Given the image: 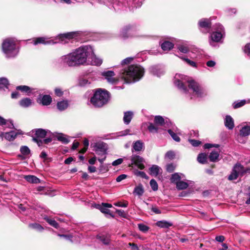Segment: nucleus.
I'll use <instances>...</instances> for the list:
<instances>
[{"label":"nucleus","mask_w":250,"mask_h":250,"mask_svg":"<svg viewBox=\"0 0 250 250\" xmlns=\"http://www.w3.org/2000/svg\"><path fill=\"white\" fill-rule=\"evenodd\" d=\"M93 53L90 45L81 46L67 55H63L58 60V63L63 66L78 67L88 64V57Z\"/></svg>","instance_id":"obj_1"},{"label":"nucleus","mask_w":250,"mask_h":250,"mask_svg":"<svg viewBox=\"0 0 250 250\" xmlns=\"http://www.w3.org/2000/svg\"><path fill=\"white\" fill-rule=\"evenodd\" d=\"M133 59L132 57H128L124 59L118 67L119 69L118 72L119 77L126 83H133L139 81L144 74V69L140 65H125L131 62Z\"/></svg>","instance_id":"obj_2"},{"label":"nucleus","mask_w":250,"mask_h":250,"mask_svg":"<svg viewBox=\"0 0 250 250\" xmlns=\"http://www.w3.org/2000/svg\"><path fill=\"white\" fill-rule=\"evenodd\" d=\"M173 83L175 85L185 94L188 93L187 86H188L198 98H202L207 95V91L205 88L197 82L193 80L190 81L187 76L176 74L174 78Z\"/></svg>","instance_id":"obj_3"},{"label":"nucleus","mask_w":250,"mask_h":250,"mask_svg":"<svg viewBox=\"0 0 250 250\" xmlns=\"http://www.w3.org/2000/svg\"><path fill=\"white\" fill-rule=\"evenodd\" d=\"M119 37L124 40L132 38H146L147 35L141 34L138 30L136 24H127L120 30Z\"/></svg>","instance_id":"obj_4"},{"label":"nucleus","mask_w":250,"mask_h":250,"mask_svg":"<svg viewBox=\"0 0 250 250\" xmlns=\"http://www.w3.org/2000/svg\"><path fill=\"white\" fill-rule=\"evenodd\" d=\"M110 98L109 92L105 89L98 88L95 89L90 102L95 107H101L106 104Z\"/></svg>","instance_id":"obj_5"},{"label":"nucleus","mask_w":250,"mask_h":250,"mask_svg":"<svg viewBox=\"0 0 250 250\" xmlns=\"http://www.w3.org/2000/svg\"><path fill=\"white\" fill-rule=\"evenodd\" d=\"M1 46L2 50L7 58H15L19 52V48L13 38H8L4 40Z\"/></svg>","instance_id":"obj_6"},{"label":"nucleus","mask_w":250,"mask_h":250,"mask_svg":"<svg viewBox=\"0 0 250 250\" xmlns=\"http://www.w3.org/2000/svg\"><path fill=\"white\" fill-rule=\"evenodd\" d=\"M212 33L210 35L211 41L209 43L213 46V42H221L225 35V29L224 27L220 23H215L211 27Z\"/></svg>","instance_id":"obj_7"},{"label":"nucleus","mask_w":250,"mask_h":250,"mask_svg":"<svg viewBox=\"0 0 250 250\" xmlns=\"http://www.w3.org/2000/svg\"><path fill=\"white\" fill-rule=\"evenodd\" d=\"M48 130L37 128L32 130L33 141L36 143L39 146H42L41 140L47 135Z\"/></svg>","instance_id":"obj_8"},{"label":"nucleus","mask_w":250,"mask_h":250,"mask_svg":"<svg viewBox=\"0 0 250 250\" xmlns=\"http://www.w3.org/2000/svg\"><path fill=\"white\" fill-rule=\"evenodd\" d=\"M93 150L99 156L102 157L106 155L108 149L107 145L103 142H98L91 145Z\"/></svg>","instance_id":"obj_9"},{"label":"nucleus","mask_w":250,"mask_h":250,"mask_svg":"<svg viewBox=\"0 0 250 250\" xmlns=\"http://www.w3.org/2000/svg\"><path fill=\"white\" fill-rule=\"evenodd\" d=\"M247 171L241 164L237 163L233 167L232 171L228 177V179L230 181L236 180L239 174L243 175Z\"/></svg>","instance_id":"obj_10"},{"label":"nucleus","mask_w":250,"mask_h":250,"mask_svg":"<svg viewBox=\"0 0 250 250\" xmlns=\"http://www.w3.org/2000/svg\"><path fill=\"white\" fill-rule=\"evenodd\" d=\"M131 165H134L141 170L144 169L145 167L144 165L145 159L139 155H132L131 157Z\"/></svg>","instance_id":"obj_11"},{"label":"nucleus","mask_w":250,"mask_h":250,"mask_svg":"<svg viewBox=\"0 0 250 250\" xmlns=\"http://www.w3.org/2000/svg\"><path fill=\"white\" fill-rule=\"evenodd\" d=\"M198 25L200 30L207 33L210 31L211 29V21L207 19H202L198 22Z\"/></svg>","instance_id":"obj_12"},{"label":"nucleus","mask_w":250,"mask_h":250,"mask_svg":"<svg viewBox=\"0 0 250 250\" xmlns=\"http://www.w3.org/2000/svg\"><path fill=\"white\" fill-rule=\"evenodd\" d=\"M149 71L152 74L157 77H160L165 73L164 67L160 65H156L150 67Z\"/></svg>","instance_id":"obj_13"},{"label":"nucleus","mask_w":250,"mask_h":250,"mask_svg":"<svg viewBox=\"0 0 250 250\" xmlns=\"http://www.w3.org/2000/svg\"><path fill=\"white\" fill-rule=\"evenodd\" d=\"M78 34V33L77 32H68L60 35L59 36V39L62 42L64 41V43H66L68 42L67 40L75 38Z\"/></svg>","instance_id":"obj_14"},{"label":"nucleus","mask_w":250,"mask_h":250,"mask_svg":"<svg viewBox=\"0 0 250 250\" xmlns=\"http://www.w3.org/2000/svg\"><path fill=\"white\" fill-rule=\"evenodd\" d=\"M103 76L105 77L107 82L112 84H115L118 82V80L114 78L115 73L113 71L109 70L103 73Z\"/></svg>","instance_id":"obj_15"},{"label":"nucleus","mask_w":250,"mask_h":250,"mask_svg":"<svg viewBox=\"0 0 250 250\" xmlns=\"http://www.w3.org/2000/svg\"><path fill=\"white\" fill-rule=\"evenodd\" d=\"M56 43V42H55L52 40H47V39L44 37L36 38H34L33 40V43L35 45L38 44H50Z\"/></svg>","instance_id":"obj_16"},{"label":"nucleus","mask_w":250,"mask_h":250,"mask_svg":"<svg viewBox=\"0 0 250 250\" xmlns=\"http://www.w3.org/2000/svg\"><path fill=\"white\" fill-rule=\"evenodd\" d=\"M52 98L49 95H41L39 96L38 102L43 105H48L52 102Z\"/></svg>","instance_id":"obj_17"},{"label":"nucleus","mask_w":250,"mask_h":250,"mask_svg":"<svg viewBox=\"0 0 250 250\" xmlns=\"http://www.w3.org/2000/svg\"><path fill=\"white\" fill-rule=\"evenodd\" d=\"M87 59L90 60V64L93 65L100 66L103 62L102 59L97 57L94 54L93 50L92 54L89 55Z\"/></svg>","instance_id":"obj_18"},{"label":"nucleus","mask_w":250,"mask_h":250,"mask_svg":"<svg viewBox=\"0 0 250 250\" xmlns=\"http://www.w3.org/2000/svg\"><path fill=\"white\" fill-rule=\"evenodd\" d=\"M104 2L111 10L116 11L119 9L118 7L119 2L116 0H104Z\"/></svg>","instance_id":"obj_19"},{"label":"nucleus","mask_w":250,"mask_h":250,"mask_svg":"<svg viewBox=\"0 0 250 250\" xmlns=\"http://www.w3.org/2000/svg\"><path fill=\"white\" fill-rule=\"evenodd\" d=\"M112 205L108 203H102L100 208V210L103 213L109 215L111 217L114 218V215L111 212V211L108 209V208H111Z\"/></svg>","instance_id":"obj_20"},{"label":"nucleus","mask_w":250,"mask_h":250,"mask_svg":"<svg viewBox=\"0 0 250 250\" xmlns=\"http://www.w3.org/2000/svg\"><path fill=\"white\" fill-rule=\"evenodd\" d=\"M225 126L229 130H232L234 127L233 118L230 115H227L224 120Z\"/></svg>","instance_id":"obj_21"},{"label":"nucleus","mask_w":250,"mask_h":250,"mask_svg":"<svg viewBox=\"0 0 250 250\" xmlns=\"http://www.w3.org/2000/svg\"><path fill=\"white\" fill-rule=\"evenodd\" d=\"M97 239L105 245H108L110 242V236L109 234H101L97 236Z\"/></svg>","instance_id":"obj_22"},{"label":"nucleus","mask_w":250,"mask_h":250,"mask_svg":"<svg viewBox=\"0 0 250 250\" xmlns=\"http://www.w3.org/2000/svg\"><path fill=\"white\" fill-rule=\"evenodd\" d=\"M42 218L46 221L51 226L58 229L59 228V224L54 219L49 217L46 214H42Z\"/></svg>","instance_id":"obj_23"},{"label":"nucleus","mask_w":250,"mask_h":250,"mask_svg":"<svg viewBox=\"0 0 250 250\" xmlns=\"http://www.w3.org/2000/svg\"><path fill=\"white\" fill-rule=\"evenodd\" d=\"M144 147V144L141 140H138L134 142L132 145V152L140 151Z\"/></svg>","instance_id":"obj_24"},{"label":"nucleus","mask_w":250,"mask_h":250,"mask_svg":"<svg viewBox=\"0 0 250 250\" xmlns=\"http://www.w3.org/2000/svg\"><path fill=\"white\" fill-rule=\"evenodd\" d=\"M20 151L21 154H19L18 157L22 160L25 159V156H27L30 154V150L29 147L26 146H23L21 147Z\"/></svg>","instance_id":"obj_25"},{"label":"nucleus","mask_w":250,"mask_h":250,"mask_svg":"<svg viewBox=\"0 0 250 250\" xmlns=\"http://www.w3.org/2000/svg\"><path fill=\"white\" fill-rule=\"evenodd\" d=\"M0 125H5L6 127L9 128H13L14 127V124L12 120H6L2 117L0 116Z\"/></svg>","instance_id":"obj_26"},{"label":"nucleus","mask_w":250,"mask_h":250,"mask_svg":"<svg viewBox=\"0 0 250 250\" xmlns=\"http://www.w3.org/2000/svg\"><path fill=\"white\" fill-rule=\"evenodd\" d=\"M133 117V113L131 111L124 112L123 121L125 125H128Z\"/></svg>","instance_id":"obj_27"},{"label":"nucleus","mask_w":250,"mask_h":250,"mask_svg":"<svg viewBox=\"0 0 250 250\" xmlns=\"http://www.w3.org/2000/svg\"><path fill=\"white\" fill-rule=\"evenodd\" d=\"M32 104V100L29 98H22L19 101L20 105L24 108L30 106Z\"/></svg>","instance_id":"obj_28"},{"label":"nucleus","mask_w":250,"mask_h":250,"mask_svg":"<svg viewBox=\"0 0 250 250\" xmlns=\"http://www.w3.org/2000/svg\"><path fill=\"white\" fill-rule=\"evenodd\" d=\"M21 134V132H16L14 130L5 132V139L9 141H13L17 136L18 134Z\"/></svg>","instance_id":"obj_29"},{"label":"nucleus","mask_w":250,"mask_h":250,"mask_svg":"<svg viewBox=\"0 0 250 250\" xmlns=\"http://www.w3.org/2000/svg\"><path fill=\"white\" fill-rule=\"evenodd\" d=\"M68 102L66 100L59 101L57 104V109L60 111L65 110L68 107Z\"/></svg>","instance_id":"obj_30"},{"label":"nucleus","mask_w":250,"mask_h":250,"mask_svg":"<svg viewBox=\"0 0 250 250\" xmlns=\"http://www.w3.org/2000/svg\"><path fill=\"white\" fill-rule=\"evenodd\" d=\"M156 225L157 226L161 228L168 229L172 226L173 224L170 222H168L166 220H162L157 222Z\"/></svg>","instance_id":"obj_31"},{"label":"nucleus","mask_w":250,"mask_h":250,"mask_svg":"<svg viewBox=\"0 0 250 250\" xmlns=\"http://www.w3.org/2000/svg\"><path fill=\"white\" fill-rule=\"evenodd\" d=\"M240 135L246 137L250 135V123L249 125H244L240 130Z\"/></svg>","instance_id":"obj_32"},{"label":"nucleus","mask_w":250,"mask_h":250,"mask_svg":"<svg viewBox=\"0 0 250 250\" xmlns=\"http://www.w3.org/2000/svg\"><path fill=\"white\" fill-rule=\"evenodd\" d=\"M24 179L28 182L32 184H38L41 182L40 179L34 175H26L24 176Z\"/></svg>","instance_id":"obj_33"},{"label":"nucleus","mask_w":250,"mask_h":250,"mask_svg":"<svg viewBox=\"0 0 250 250\" xmlns=\"http://www.w3.org/2000/svg\"><path fill=\"white\" fill-rule=\"evenodd\" d=\"M16 89L26 93L27 95H30L33 89L27 85H19L16 87Z\"/></svg>","instance_id":"obj_34"},{"label":"nucleus","mask_w":250,"mask_h":250,"mask_svg":"<svg viewBox=\"0 0 250 250\" xmlns=\"http://www.w3.org/2000/svg\"><path fill=\"white\" fill-rule=\"evenodd\" d=\"M174 44L169 41H166L161 44V48L164 51H169L173 48Z\"/></svg>","instance_id":"obj_35"},{"label":"nucleus","mask_w":250,"mask_h":250,"mask_svg":"<svg viewBox=\"0 0 250 250\" xmlns=\"http://www.w3.org/2000/svg\"><path fill=\"white\" fill-rule=\"evenodd\" d=\"M144 191L145 190L143 185L140 184L135 187L133 193L134 194L141 196L144 194Z\"/></svg>","instance_id":"obj_36"},{"label":"nucleus","mask_w":250,"mask_h":250,"mask_svg":"<svg viewBox=\"0 0 250 250\" xmlns=\"http://www.w3.org/2000/svg\"><path fill=\"white\" fill-rule=\"evenodd\" d=\"M178 49L181 52L184 54L188 53L190 50L189 44L187 42L178 45Z\"/></svg>","instance_id":"obj_37"},{"label":"nucleus","mask_w":250,"mask_h":250,"mask_svg":"<svg viewBox=\"0 0 250 250\" xmlns=\"http://www.w3.org/2000/svg\"><path fill=\"white\" fill-rule=\"evenodd\" d=\"M90 82L83 76H80L78 78V85L81 87H85L89 85Z\"/></svg>","instance_id":"obj_38"},{"label":"nucleus","mask_w":250,"mask_h":250,"mask_svg":"<svg viewBox=\"0 0 250 250\" xmlns=\"http://www.w3.org/2000/svg\"><path fill=\"white\" fill-rule=\"evenodd\" d=\"M149 170L150 175L156 176L159 173L160 167L157 165H153L149 168Z\"/></svg>","instance_id":"obj_39"},{"label":"nucleus","mask_w":250,"mask_h":250,"mask_svg":"<svg viewBox=\"0 0 250 250\" xmlns=\"http://www.w3.org/2000/svg\"><path fill=\"white\" fill-rule=\"evenodd\" d=\"M197 160L199 163L205 164L207 163V155L205 153H199Z\"/></svg>","instance_id":"obj_40"},{"label":"nucleus","mask_w":250,"mask_h":250,"mask_svg":"<svg viewBox=\"0 0 250 250\" xmlns=\"http://www.w3.org/2000/svg\"><path fill=\"white\" fill-rule=\"evenodd\" d=\"M9 83L6 78H0V90H5L8 88Z\"/></svg>","instance_id":"obj_41"},{"label":"nucleus","mask_w":250,"mask_h":250,"mask_svg":"<svg viewBox=\"0 0 250 250\" xmlns=\"http://www.w3.org/2000/svg\"><path fill=\"white\" fill-rule=\"evenodd\" d=\"M181 175H182V174L179 173H175L172 174L170 178L171 182L177 184V183L179 182L181 179Z\"/></svg>","instance_id":"obj_42"},{"label":"nucleus","mask_w":250,"mask_h":250,"mask_svg":"<svg viewBox=\"0 0 250 250\" xmlns=\"http://www.w3.org/2000/svg\"><path fill=\"white\" fill-rule=\"evenodd\" d=\"M165 118L160 115H156L154 117V122L156 125L163 126L165 124Z\"/></svg>","instance_id":"obj_43"},{"label":"nucleus","mask_w":250,"mask_h":250,"mask_svg":"<svg viewBox=\"0 0 250 250\" xmlns=\"http://www.w3.org/2000/svg\"><path fill=\"white\" fill-rule=\"evenodd\" d=\"M29 227L39 232H42L44 230V228L42 225L37 223L29 224Z\"/></svg>","instance_id":"obj_44"},{"label":"nucleus","mask_w":250,"mask_h":250,"mask_svg":"<svg viewBox=\"0 0 250 250\" xmlns=\"http://www.w3.org/2000/svg\"><path fill=\"white\" fill-rule=\"evenodd\" d=\"M219 156L218 152L216 151H212L210 152L209 155V159L210 162H216Z\"/></svg>","instance_id":"obj_45"},{"label":"nucleus","mask_w":250,"mask_h":250,"mask_svg":"<svg viewBox=\"0 0 250 250\" xmlns=\"http://www.w3.org/2000/svg\"><path fill=\"white\" fill-rule=\"evenodd\" d=\"M58 141L61 142L63 144H67L69 142V140L63 134L60 133L56 136Z\"/></svg>","instance_id":"obj_46"},{"label":"nucleus","mask_w":250,"mask_h":250,"mask_svg":"<svg viewBox=\"0 0 250 250\" xmlns=\"http://www.w3.org/2000/svg\"><path fill=\"white\" fill-rule=\"evenodd\" d=\"M176 185V188L179 190H182V189H186L188 186V185L187 182L183 181H180Z\"/></svg>","instance_id":"obj_47"},{"label":"nucleus","mask_w":250,"mask_h":250,"mask_svg":"<svg viewBox=\"0 0 250 250\" xmlns=\"http://www.w3.org/2000/svg\"><path fill=\"white\" fill-rule=\"evenodd\" d=\"M138 227L139 230L143 233H146L150 229L148 226L143 223L138 224Z\"/></svg>","instance_id":"obj_48"},{"label":"nucleus","mask_w":250,"mask_h":250,"mask_svg":"<svg viewBox=\"0 0 250 250\" xmlns=\"http://www.w3.org/2000/svg\"><path fill=\"white\" fill-rule=\"evenodd\" d=\"M167 132L174 141L177 142L180 141V137L171 129H168Z\"/></svg>","instance_id":"obj_49"},{"label":"nucleus","mask_w":250,"mask_h":250,"mask_svg":"<svg viewBox=\"0 0 250 250\" xmlns=\"http://www.w3.org/2000/svg\"><path fill=\"white\" fill-rule=\"evenodd\" d=\"M246 104V100H242L239 102H235L233 103L232 106L234 109H236L239 108L243 105H244Z\"/></svg>","instance_id":"obj_50"},{"label":"nucleus","mask_w":250,"mask_h":250,"mask_svg":"<svg viewBox=\"0 0 250 250\" xmlns=\"http://www.w3.org/2000/svg\"><path fill=\"white\" fill-rule=\"evenodd\" d=\"M134 174L137 176H139L146 179H148V176L144 171L136 170L134 171Z\"/></svg>","instance_id":"obj_51"},{"label":"nucleus","mask_w":250,"mask_h":250,"mask_svg":"<svg viewBox=\"0 0 250 250\" xmlns=\"http://www.w3.org/2000/svg\"><path fill=\"white\" fill-rule=\"evenodd\" d=\"M147 128L151 133H157L158 131V128L151 123L149 124Z\"/></svg>","instance_id":"obj_52"},{"label":"nucleus","mask_w":250,"mask_h":250,"mask_svg":"<svg viewBox=\"0 0 250 250\" xmlns=\"http://www.w3.org/2000/svg\"><path fill=\"white\" fill-rule=\"evenodd\" d=\"M45 188L43 186H39L34 189V192L36 194L40 193L41 194H47L46 192H44Z\"/></svg>","instance_id":"obj_53"},{"label":"nucleus","mask_w":250,"mask_h":250,"mask_svg":"<svg viewBox=\"0 0 250 250\" xmlns=\"http://www.w3.org/2000/svg\"><path fill=\"white\" fill-rule=\"evenodd\" d=\"M176 167V166L173 163L168 164L166 166V170L168 172H172L175 169Z\"/></svg>","instance_id":"obj_54"},{"label":"nucleus","mask_w":250,"mask_h":250,"mask_svg":"<svg viewBox=\"0 0 250 250\" xmlns=\"http://www.w3.org/2000/svg\"><path fill=\"white\" fill-rule=\"evenodd\" d=\"M166 128H171L174 129L172 122L167 118H165V124L163 125Z\"/></svg>","instance_id":"obj_55"},{"label":"nucleus","mask_w":250,"mask_h":250,"mask_svg":"<svg viewBox=\"0 0 250 250\" xmlns=\"http://www.w3.org/2000/svg\"><path fill=\"white\" fill-rule=\"evenodd\" d=\"M149 183L150 186L153 191H156L158 190V184L154 179H151Z\"/></svg>","instance_id":"obj_56"},{"label":"nucleus","mask_w":250,"mask_h":250,"mask_svg":"<svg viewBox=\"0 0 250 250\" xmlns=\"http://www.w3.org/2000/svg\"><path fill=\"white\" fill-rule=\"evenodd\" d=\"M183 60H184L188 64H189L190 66L193 67H197V65L195 62L194 61H191L188 58H182Z\"/></svg>","instance_id":"obj_57"},{"label":"nucleus","mask_w":250,"mask_h":250,"mask_svg":"<svg viewBox=\"0 0 250 250\" xmlns=\"http://www.w3.org/2000/svg\"><path fill=\"white\" fill-rule=\"evenodd\" d=\"M175 157V153L172 150L168 151L165 154V157L172 160Z\"/></svg>","instance_id":"obj_58"},{"label":"nucleus","mask_w":250,"mask_h":250,"mask_svg":"<svg viewBox=\"0 0 250 250\" xmlns=\"http://www.w3.org/2000/svg\"><path fill=\"white\" fill-rule=\"evenodd\" d=\"M188 141L191 144V145L194 147L199 146L201 143L200 141L194 139H188Z\"/></svg>","instance_id":"obj_59"},{"label":"nucleus","mask_w":250,"mask_h":250,"mask_svg":"<svg viewBox=\"0 0 250 250\" xmlns=\"http://www.w3.org/2000/svg\"><path fill=\"white\" fill-rule=\"evenodd\" d=\"M244 51L247 56L250 58V43L246 44L244 47Z\"/></svg>","instance_id":"obj_60"},{"label":"nucleus","mask_w":250,"mask_h":250,"mask_svg":"<svg viewBox=\"0 0 250 250\" xmlns=\"http://www.w3.org/2000/svg\"><path fill=\"white\" fill-rule=\"evenodd\" d=\"M116 212L121 217L124 218H125L126 217L127 214L123 210L116 209Z\"/></svg>","instance_id":"obj_61"},{"label":"nucleus","mask_w":250,"mask_h":250,"mask_svg":"<svg viewBox=\"0 0 250 250\" xmlns=\"http://www.w3.org/2000/svg\"><path fill=\"white\" fill-rule=\"evenodd\" d=\"M54 91L55 95L58 97H61L63 94L62 89L60 88H56Z\"/></svg>","instance_id":"obj_62"},{"label":"nucleus","mask_w":250,"mask_h":250,"mask_svg":"<svg viewBox=\"0 0 250 250\" xmlns=\"http://www.w3.org/2000/svg\"><path fill=\"white\" fill-rule=\"evenodd\" d=\"M130 132V130L129 129H126L125 130L120 131L118 133L119 136H125L127 135H130L129 132Z\"/></svg>","instance_id":"obj_63"},{"label":"nucleus","mask_w":250,"mask_h":250,"mask_svg":"<svg viewBox=\"0 0 250 250\" xmlns=\"http://www.w3.org/2000/svg\"><path fill=\"white\" fill-rule=\"evenodd\" d=\"M128 202L125 201V203H122L121 202H119L115 203L114 205L117 207H122V208H126L128 206Z\"/></svg>","instance_id":"obj_64"}]
</instances>
